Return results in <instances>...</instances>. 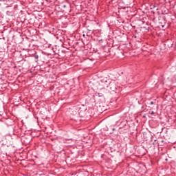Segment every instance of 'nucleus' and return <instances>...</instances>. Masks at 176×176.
<instances>
[{
  "instance_id": "nucleus-2",
  "label": "nucleus",
  "mask_w": 176,
  "mask_h": 176,
  "mask_svg": "<svg viewBox=\"0 0 176 176\" xmlns=\"http://www.w3.org/2000/svg\"><path fill=\"white\" fill-rule=\"evenodd\" d=\"M151 105H153V102H151Z\"/></svg>"
},
{
  "instance_id": "nucleus-1",
  "label": "nucleus",
  "mask_w": 176,
  "mask_h": 176,
  "mask_svg": "<svg viewBox=\"0 0 176 176\" xmlns=\"http://www.w3.org/2000/svg\"><path fill=\"white\" fill-rule=\"evenodd\" d=\"M155 113V112L154 111H152L151 113V115H153Z\"/></svg>"
}]
</instances>
